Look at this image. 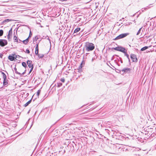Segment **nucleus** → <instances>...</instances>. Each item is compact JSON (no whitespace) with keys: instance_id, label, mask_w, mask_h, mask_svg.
Wrapping results in <instances>:
<instances>
[{"instance_id":"obj_7","label":"nucleus","mask_w":156,"mask_h":156,"mask_svg":"<svg viewBox=\"0 0 156 156\" xmlns=\"http://www.w3.org/2000/svg\"><path fill=\"white\" fill-rule=\"evenodd\" d=\"M12 36V29L11 28L9 31L8 34L7 35V38L9 40H10L11 39Z\"/></svg>"},{"instance_id":"obj_42","label":"nucleus","mask_w":156,"mask_h":156,"mask_svg":"<svg viewBox=\"0 0 156 156\" xmlns=\"http://www.w3.org/2000/svg\"><path fill=\"white\" fill-rule=\"evenodd\" d=\"M17 34V30H16V34Z\"/></svg>"},{"instance_id":"obj_22","label":"nucleus","mask_w":156,"mask_h":156,"mask_svg":"<svg viewBox=\"0 0 156 156\" xmlns=\"http://www.w3.org/2000/svg\"><path fill=\"white\" fill-rule=\"evenodd\" d=\"M62 85V84L61 83H57V87H59Z\"/></svg>"},{"instance_id":"obj_19","label":"nucleus","mask_w":156,"mask_h":156,"mask_svg":"<svg viewBox=\"0 0 156 156\" xmlns=\"http://www.w3.org/2000/svg\"><path fill=\"white\" fill-rule=\"evenodd\" d=\"M22 66L23 67H25V68H26V67H27V66L26 63L25 62H22Z\"/></svg>"},{"instance_id":"obj_39","label":"nucleus","mask_w":156,"mask_h":156,"mask_svg":"<svg viewBox=\"0 0 156 156\" xmlns=\"http://www.w3.org/2000/svg\"><path fill=\"white\" fill-rule=\"evenodd\" d=\"M21 42H22V41H21V40H20V39H19V42H20V43Z\"/></svg>"},{"instance_id":"obj_17","label":"nucleus","mask_w":156,"mask_h":156,"mask_svg":"<svg viewBox=\"0 0 156 156\" xmlns=\"http://www.w3.org/2000/svg\"><path fill=\"white\" fill-rule=\"evenodd\" d=\"M80 28L79 27H78L76 29L74 32V33L77 32L80 30Z\"/></svg>"},{"instance_id":"obj_30","label":"nucleus","mask_w":156,"mask_h":156,"mask_svg":"<svg viewBox=\"0 0 156 156\" xmlns=\"http://www.w3.org/2000/svg\"><path fill=\"white\" fill-rule=\"evenodd\" d=\"M60 80L62 82L64 83L65 82V80L64 78H62Z\"/></svg>"},{"instance_id":"obj_6","label":"nucleus","mask_w":156,"mask_h":156,"mask_svg":"<svg viewBox=\"0 0 156 156\" xmlns=\"http://www.w3.org/2000/svg\"><path fill=\"white\" fill-rule=\"evenodd\" d=\"M130 58L134 62H136L137 60V59L136 55L134 54L131 55Z\"/></svg>"},{"instance_id":"obj_5","label":"nucleus","mask_w":156,"mask_h":156,"mask_svg":"<svg viewBox=\"0 0 156 156\" xmlns=\"http://www.w3.org/2000/svg\"><path fill=\"white\" fill-rule=\"evenodd\" d=\"M8 42L5 39H0V45L3 47L7 44Z\"/></svg>"},{"instance_id":"obj_8","label":"nucleus","mask_w":156,"mask_h":156,"mask_svg":"<svg viewBox=\"0 0 156 156\" xmlns=\"http://www.w3.org/2000/svg\"><path fill=\"white\" fill-rule=\"evenodd\" d=\"M130 68H124L123 69H122V70L121 71L123 72V73H126L128 72H129L130 71Z\"/></svg>"},{"instance_id":"obj_31","label":"nucleus","mask_w":156,"mask_h":156,"mask_svg":"<svg viewBox=\"0 0 156 156\" xmlns=\"http://www.w3.org/2000/svg\"><path fill=\"white\" fill-rule=\"evenodd\" d=\"M26 52L28 54H29L30 52V51L29 49H27L26 50Z\"/></svg>"},{"instance_id":"obj_29","label":"nucleus","mask_w":156,"mask_h":156,"mask_svg":"<svg viewBox=\"0 0 156 156\" xmlns=\"http://www.w3.org/2000/svg\"><path fill=\"white\" fill-rule=\"evenodd\" d=\"M38 49V44H36L35 49H36V50H37V49Z\"/></svg>"},{"instance_id":"obj_2","label":"nucleus","mask_w":156,"mask_h":156,"mask_svg":"<svg viewBox=\"0 0 156 156\" xmlns=\"http://www.w3.org/2000/svg\"><path fill=\"white\" fill-rule=\"evenodd\" d=\"M129 34V33H128L122 34L119 36H117L115 39L114 40H117L119 39L123 38H124Z\"/></svg>"},{"instance_id":"obj_38","label":"nucleus","mask_w":156,"mask_h":156,"mask_svg":"<svg viewBox=\"0 0 156 156\" xmlns=\"http://www.w3.org/2000/svg\"><path fill=\"white\" fill-rule=\"evenodd\" d=\"M59 1L62 2H64V1H66V0H59Z\"/></svg>"},{"instance_id":"obj_26","label":"nucleus","mask_w":156,"mask_h":156,"mask_svg":"<svg viewBox=\"0 0 156 156\" xmlns=\"http://www.w3.org/2000/svg\"><path fill=\"white\" fill-rule=\"evenodd\" d=\"M150 7H149V6H147L146 7H145V8H144V9L145 10H147L148 9H149L150 8Z\"/></svg>"},{"instance_id":"obj_9","label":"nucleus","mask_w":156,"mask_h":156,"mask_svg":"<svg viewBox=\"0 0 156 156\" xmlns=\"http://www.w3.org/2000/svg\"><path fill=\"white\" fill-rule=\"evenodd\" d=\"M32 62L31 60H28L27 62V64L28 65V67L29 68H30L32 66H33V65L32 64Z\"/></svg>"},{"instance_id":"obj_45","label":"nucleus","mask_w":156,"mask_h":156,"mask_svg":"<svg viewBox=\"0 0 156 156\" xmlns=\"http://www.w3.org/2000/svg\"><path fill=\"white\" fill-rule=\"evenodd\" d=\"M151 4H150V5H151Z\"/></svg>"},{"instance_id":"obj_20","label":"nucleus","mask_w":156,"mask_h":156,"mask_svg":"<svg viewBox=\"0 0 156 156\" xmlns=\"http://www.w3.org/2000/svg\"><path fill=\"white\" fill-rule=\"evenodd\" d=\"M38 39V37L37 36H36L35 37L34 39L33 42L36 41Z\"/></svg>"},{"instance_id":"obj_4","label":"nucleus","mask_w":156,"mask_h":156,"mask_svg":"<svg viewBox=\"0 0 156 156\" xmlns=\"http://www.w3.org/2000/svg\"><path fill=\"white\" fill-rule=\"evenodd\" d=\"M114 49L115 50L120 51L123 53L125 52L126 50L124 48L121 46H119L115 48Z\"/></svg>"},{"instance_id":"obj_33","label":"nucleus","mask_w":156,"mask_h":156,"mask_svg":"<svg viewBox=\"0 0 156 156\" xmlns=\"http://www.w3.org/2000/svg\"><path fill=\"white\" fill-rule=\"evenodd\" d=\"M44 56V55H39V56H38V57L39 58H42Z\"/></svg>"},{"instance_id":"obj_18","label":"nucleus","mask_w":156,"mask_h":156,"mask_svg":"<svg viewBox=\"0 0 156 156\" xmlns=\"http://www.w3.org/2000/svg\"><path fill=\"white\" fill-rule=\"evenodd\" d=\"M14 70H15V73L17 74H18V75H21V73H19L17 71V69L16 68V67H15L14 68Z\"/></svg>"},{"instance_id":"obj_15","label":"nucleus","mask_w":156,"mask_h":156,"mask_svg":"<svg viewBox=\"0 0 156 156\" xmlns=\"http://www.w3.org/2000/svg\"><path fill=\"white\" fill-rule=\"evenodd\" d=\"M126 51L124 52L125 55L126 56L127 58L128 59L129 61V62L130 61V59L129 58V55L127 53H126Z\"/></svg>"},{"instance_id":"obj_3","label":"nucleus","mask_w":156,"mask_h":156,"mask_svg":"<svg viewBox=\"0 0 156 156\" xmlns=\"http://www.w3.org/2000/svg\"><path fill=\"white\" fill-rule=\"evenodd\" d=\"M2 74L3 75V85L5 86H7V84L8 83V80L6 79V76L5 74L3 72L2 73Z\"/></svg>"},{"instance_id":"obj_13","label":"nucleus","mask_w":156,"mask_h":156,"mask_svg":"<svg viewBox=\"0 0 156 156\" xmlns=\"http://www.w3.org/2000/svg\"><path fill=\"white\" fill-rule=\"evenodd\" d=\"M8 59L11 61H13L15 59V57L14 56L9 55L8 57Z\"/></svg>"},{"instance_id":"obj_34","label":"nucleus","mask_w":156,"mask_h":156,"mask_svg":"<svg viewBox=\"0 0 156 156\" xmlns=\"http://www.w3.org/2000/svg\"><path fill=\"white\" fill-rule=\"evenodd\" d=\"M51 43V40H50L49 39V37L48 36H47L46 37V38Z\"/></svg>"},{"instance_id":"obj_27","label":"nucleus","mask_w":156,"mask_h":156,"mask_svg":"<svg viewBox=\"0 0 156 156\" xmlns=\"http://www.w3.org/2000/svg\"><path fill=\"white\" fill-rule=\"evenodd\" d=\"M41 92V90H38L37 91V96H38L39 94H40Z\"/></svg>"},{"instance_id":"obj_24","label":"nucleus","mask_w":156,"mask_h":156,"mask_svg":"<svg viewBox=\"0 0 156 156\" xmlns=\"http://www.w3.org/2000/svg\"><path fill=\"white\" fill-rule=\"evenodd\" d=\"M97 58V56H96V55H95L92 58V62H93L94 60L96 59Z\"/></svg>"},{"instance_id":"obj_12","label":"nucleus","mask_w":156,"mask_h":156,"mask_svg":"<svg viewBox=\"0 0 156 156\" xmlns=\"http://www.w3.org/2000/svg\"><path fill=\"white\" fill-rule=\"evenodd\" d=\"M32 98H31L30 100L27 102L23 106L25 107H26L31 102Z\"/></svg>"},{"instance_id":"obj_43","label":"nucleus","mask_w":156,"mask_h":156,"mask_svg":"<svg viewBox=\"0 0 156 156\" xmlns=\"http://www.w3.org/2000/svg\"><path fill=\"white\" fill-rule=\"evenodd\" d=\"M135 14H134L133 15V16H134V15H135Z\"/></svg>"},{"instance_id":"obj_44","label":"nucleus","mask_w":156,"mask_h":156,"mask_svg":"<svg viewBox=\"0 0 156 156\" xmlns=\"http://www.w3.org/2000/svg\"><path fill=\"white\" fill-rule=\"evenodd\" d=\"M124 19V18H122V19Z\"/></svg>"},{"instance_id":"obj_16","label":"nucleus","mask_w":156,"mask_h":156,"mask_svg":"<svg viewBox=\"0 0 156 156\" xmlns=\"http://www.w3.org/2000/svg\"><path fill=\"white\" fill-rule=\"evenodd\" d=\"M150 46H149L150 47ZM149 47L145 46L141 48L140 50L141 51H144L148 48Z\"/></svg>"},{"instance_id":"obj_40","label":"nucleus","mask_w":156,"mask_h":156,"mask_svg":"<svg viewBox=\"0 0 156 156\" xmlns=\"http://www.w3.org/2000/svg\"><path fill=\"white\" fill-rule=\"evenodd\" d=\"M40 27H43L41 25H40Z\"/></svg>"},{"instance_id":"obj_1","label":"nucleus","mask_w":156,"mask_h":156,"mask_svg":"<svg viewBox=\"0 0 156 156\" xmlns=\"http://www.w3.org/2000/svg\"><path fill=\"white\" fill-rule=\"evenodd\" d=\"M94 45L92 43L87 42L85 43L84 49L87 51H92L94 49Z\"/></svg>"},{"instance_id":"obj_23","label":"nucleus","mask_w":156,"mask_h":156,"mask_svg":"<svg viewBox=\"0 0 156 156\" xmlns=\"http://www.w3.org/2000/svg\"><path fill=\"white\" fill-rule=\"evenodd\" d=\"M35 53L38 56H39V54H38V49H37V50L35 49Z\"/></svg>"},{"instance_id":"obj_41","label":"nucleus","mask_w":156,"mask_h":156,"mask_svg":"<svg viewBox=\"0 0 156 156\" xmlns=\"http://www.w3.org/2000/svg\"><path fill=\"white\" fill-rule=\"evenodd\" d=\"M88 54V53H86V56H87V55Z\"/></svg>"},{"instance_id":"obj_10","label":"nucleus","mask_w":156,"mask_h":156,"mask_svg":"<svg viewBox=\"0 0 156 156\" xmlns=\"http://www.w3.org/2000/svg\"><path fill=\"white\" fill-rule=\"evenodd\" d=\"M13 21V20L12 19H6L3 21L2 23L3 24H5L6 23H8L10 21Z\"/></svg>"},{"instance_id":"obj_21","label":"nucleus","mask_w":156,"mask_h":156,"mask_svg":"<svg viewBox=\"0 0 156 156\" xmlns=\"http://www.w3.org/2000/svg\"><path fill=\"white\" fill-rule=\"evenodd\" d=\"M3 34V31L2 30H0V37H1L2 36Z\"/></svg>"},{"instance_id":"obj_37","label":"nucleus","mask_w":156,"mask_h":156,"mask_svg":"<svg viewBox=\"0 0 156 156\" xmlns=\"http://www.w3.org/2000/svg\"><path fill=\"white\" fill-rule=\"evenodd\" d=\"M30 34L32 35V34H31V31H30V32L29 36V37H29H29H30Z\"/></svg>"},{"instance_id":"obj_14","label":"nucleus","mask_w":156,"mask_h":156,"mask_svg":"<svg viewBox=\"0 0 156 156\" xmlns=\"http://www.w3.org/2000/svg\"><path fill=\"white\" fill-rule=\"evenodd\" d=\"M22 42L24 44H27L28 42H29V37H28L26 40L23 41Z\"/></svg>"},{"instance_id":"obj_28","label":"nucleus","mask_w":156,"mask_h":156,"mask_svg":"<svg viewBox=\"0 0 156 156\" xmlns=\"http://www.w3.org/2000/svg\"><path fill=\"white\" fill-rule=\"evenodd\" d=\"M145 11V10L144 9V8H142L141 9V11L140 12V14L141 13H142V12H144Z\"/></svg>"},{"instance_id":"obj_32","label":"nucleus","mask_w":156,"mask_h":156,"mask_svg":"<svg viewBox=\"0 0 156 156\" xmlns=\"http://www.w3.org/2000/svg\"><path fill=\"white\" fill-rule=\"evenodd\" d=\"M30 68H31V69L29 73H30L31 72V71L33 70V66H32V67H31Z\"/></svg>"},{"instance_id":"obj_35","label":"nucleus","mask_w":156,"mask_h":156,"mask_svg":"<svg viewBox=\"0 0 156 156\" xmlns=\"http://www.w3.org/2000/svg\"><path fill=\"white\" fill-rule=\"evenodd\" d=\"M26 70H25V71L23 73H22V74H21V75H20V76H21L23 75H24L26 73Z\"/></svg>"},{"instance_id":"obj_36","label":"nucleus","mask_w":156,"mask_h":156,"mask_svg":"<svg viewBox=\"0 0 156 156\" xmlns=\"http://www.w3.org/2000/svg\"><path fill=\"white\" fill-rule=\"evenodd\" d=\"M3 56V55L2 53H0V57L1 58H2Z\"/></svg>"},{"instance_id":"obj_25","label":"nucleus","mask_w":156,"mask_h":156,"mask_svg":"<svg viewBox=\"0 0 156 156\" xmlns=\"http://www.w3.org/2000/svg\"><path fill=\"white\" fill-rule=\"evenodd\" d=\"M142 27H141V28H140L139 30H138V32H137V34H136V35H138L140 33V31L141 30V29H142Z\"/></svg>"},{"instance_id":"obj_11","label":"nucleus","mask_w":156,"mask_h":156,"mask_svg":"<svg viewBox=\"0 0 156 156\" xmlns=\"http://www.w3.org/2000/svg\"><path fill=\"white\" fill-rule=\"evenodd\" d=\"M14 37H13V40L15 42H17L19 43H20V42H19L17 38V37L16 36V35H15V34H14Z\"/></svg>"}]
</instances>
